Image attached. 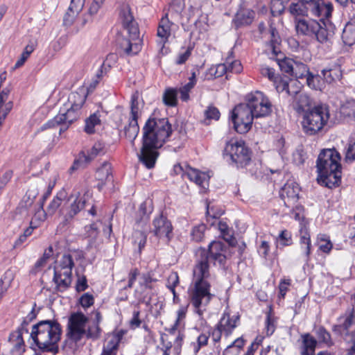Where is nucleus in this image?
I'll use <instances>...</instances> for the list:
<instances>
[{
  "mask_svg": "<svg viewBox=\"0 0 355 355\" xmlns=\"http://www.w3.org/2000/svg\"><path fill=\"white\" fill-rule=\"evenodd\" d=\"M227 246L223 242L214 241L208 246V250L200 248L197 253L196 264L193 269L192 282L188 294L191 305L194 311L202 317L215 294L211 293L209 282V261L214 264L224 266L226 263Z\"/></svg>",
  "mask_w": 355,
  "mask_h": 355,
  "instance_id": "nucleus-1",
  "label": "nucleus"
},
{
  "mask_svg": "<svg viewBox=\"0 0 355 355\" xmlns=\"http://www.w3.org/2000/svg\"><path fill=\"white\" fill-rule=\"evenodd\" d=\"M172 134L166 118L150 117L142 128V146L137 154L139 160L147 168H154L161 148Z\"/></svg>",
  "mask_w": 355,
  "mask_h": 355,
  "instance_id": "nucleus-2",
  "label": "nucleus"
},
{
  "mask_svg": "<svg viewBox=\"0 0 355 355\" xmlns=\"http://www.w3.org/2000/svg\"><path fill=\"white\" fill-rule=\"evenodd\" d=\"M62 332V326L57 320H42L32 326L30 338L40 351L55 355L59 352Z\"/></svg>",
  "mask_w": 355,
  "mask_h": 355,
  "instance_id": "nucleus-3",
  "label": "nucleus"
},
{
  "mask_svg": "<svg viewBox=\"0 0 355 355\" xmlns=\"http://www.w3.org/2000/svg\"><path fill=\"white\" fill-rule=\"evenodd\" d=\"M309 16L291 17L296 35L314 39L321 44L329 42L334 35L335 26L329 19L319 20L306 18Z\"/></svg>",
  "mask_w": 355,
  "mask_h": 355,
  "instance_id": "nucleus-4",
  "label": "nucleus"
},
{
  "mask_svg": "<svg viewBox=\"0 0 355 355\" xmlns=\"http://www.w3.org/2000/svg\"><path fill=\"white\" fill-rule=\"evenodd\" d=\"M120 19L123 28L127 31L129 38L118 34L116 43L119 53L132 56L141 50V40L138 24L135 20L128 6H123L120 11Z\"/></svg>",
  "mask_w": 355,
  "mask_h": 355,
  "instance_id": "nucleus-5",
  "label": "nucleus"
},
{
  "mask_svg": "<svg viewBox=\"0 0 355 355\" xmlns=\"http://www.w3.org/2000/svg\"><path fill=\"white\" fill-rule=\"evenodd\" d=\"M340 154L335 149H323L319 154L316 167L319 181L328 188L339 185L341 179Z\"/></svg>",
  "mask_w": 355,
  "mask_h": 355,
  "instance_id": "nucleus-6",
  "label": "nucleus"
},
{
  "mask_svg": "<svg viewBox=\"0 0 355 355\" xmlns=\"http://www.w3.org/2000/svg\"><path fill=\"white\" fill-rule=\"evenodd\" d=\"M92 193L89 191H86L83 195L73 189L70 195L64 189L60 190L56 196L51 201L46 207L48 214L52 215L60 207L64 201H67L66 206V220H71L80 213L87 205H89V200H92Z\"/></svg>",
  "mask_w": 355,
  "mask_h": 355,
  "instance_id": "nucleus-7",
  "label": "nucleus"
},
{
  "mask_svg": "<svg viewBox=\"0 0 355 355\" xmlns=\"http://www.w3.org/2000/svg\"><path fill=\"white\" fill-rule=\"evenodd\" d=\"M333 10L332 3L324 0H293L286 10L291 17L311 16L329 19Z\"/></svg>",
  "mask_w": 355,
  "mask_h": 355,
  "instance_id": "nucleus-8",
  "label": "nucleus"
},
{
  "mask_svg": "<svg viewBox=\"0 0 355 355\" xmlns=\"http://www.w3.org/2000/svg\"><path fill=\"white\" fill-rule=\"evenodd\" d=\"M329 119L328 108L323 105L313 107L302 116V128L303 132L309 136L315 135L320 132Z\"/></svg>",
  "mask_w": 355,
  "mask_h": 355,
  "instance_id": "nucleus-9",
  "label": "nucleus"
},
{
  "mask_svg": "<svg viewBox=\"0 0 355 355\" xmlns=\"http://www.w3.org/2000/svg\"><path fill=\"white\" fill-rule=\"evenodd\" d=\"M223 155L237 168H246L252 164L251 151L243 140L231 139L226 143Z\"/></svg>",
  "mask_w": 355,
  "mask_h": 355,
  "instance_id": "nucleus-10",
  "label": "nucleus"
},
{
  "mask_svg": "<svg viewBox=\"0 0 355 355\" xmlns=\"http://www.w3.org/2000/svg\"><path fill=\"white\" fill-rule=\"evenodd\" d=\"M153 211V207L151 201L146 200L140 205L135 217V225L137 230L134 234V237L136 238L135 242L138 243L140 251L145 247L146 243L147 234L146 230Z\"/></svg>",
  "mask_w": 355,
  "mask_h": 355,
  "instance_id": "nucleus-11",
  "label": "nucleus"
},
{
  "mask_svg": "<svg viewBox=\"0 0 355 355\" xmlns=\"http://www.w3.org/2000/svg\"><path fill=\"white\" fill-rule=\"evenodd\" d=\"M231 118L234 130L239 134H244L251 129L253 120L256 117L250 103L246 101L234 107Z\"/></svg>",
  "mask_w": 355,
  "mask_h": 355,
  "instance_id": "nucleus-12",
  "label": "nucleus"
},
{
  "mask_svg": "<svg viewBox=\"0 0 355 355\" xmlns=\"http://www.w3.org/2000/svg\"><path fill=\"white\" fill-rule=\"evenodd\" d=\"M88 318L80 311L72 313L68 320L67 340L65 343L76 345L86 334V324Z\"/></svg>",
  "mask_w": 355,
  "mask_h": 355,
  "instance_id": "nucleus-13",
  "label": "nucleus"
},
{
  "mask_svg": "<svg viewBox=\"0 0 355 355\" xmlns=\"http://www.w3.org/2000/svg\"><path fill=\"white\" fill-rule=\"evenodd\" d=\"M82 115V111L70 106L66 110H60L59 113L51 120L44 123L41 130H44L48 128L60 126L59 134L64 132L69 128Z\"/></svg>",
  "mask_w": 355,
  "mask_h": 355,
  "instance_id": "nucleus-14",
  "label": "nucleus"
},
{
  "mask_svg": "<svg viewBox=\"0 0 355 355\" xmlns=\"http://www.w3.org/2000/svg\"><path fill=\"white\" fill-rule=\"evenodd\" d=\"M245 101L250 103L256 118L267 116L272 112V103L261 92L257 91L247 94Z\"/></svg>",
  "mask_w": 355,
  "mask_h": 355,
  "instance_id": "nucleus-15",
  "label": "nucleus"
},
{
  "mask_svg": "<svg viewBox=\"0 0 355 355\" xmlns=\"http://www.w3.org/2000/svg\"><path fill=\"white\" fill-rule=\"evenodd\" d=\"M150 232L159 239L168 243L173 237V226L163 212L157 214L152 221Z\"/></svg>",
  "mask_w": 355,
  "mask_h": 355,
  "instance_id": "nucleus-16",
  "label": "nucleus"
},
{
  "mask_svg": "<svg viewBox=\"0 0 355 355\" xmlns=\"http://www.w3.org/2000/svg\"><path fill=\"white\" fill-rule=\"evenodd\" d=\"M139 110L137 97L133 96L131 98L130 116L128 120V124L125 125L123 130L125 137L130 141L132 146H135V140L139 132V126L138 124V119L139 116Z\"/></svg>",
  "mask_w": 355,
  "mask_h": 355,
  "instance_id": "nucleus-17",
  "label": "nucleus"
},
{
  "mask_svg": "<svg viewBox=\"0 0 355 355\" xmlns=\"http://www.w3.org/2000/svg\"><path fill=\"white\" fill-rule=\"evenodd\" d=\"M300 191V189L296 182L289 181L282 187L279 196L284 200V205L290 207L297 203Z\"/></svg>",
  "mask_w": 355,
  "mask_h": 355,
  "instance_id": "nucleus-18",
  "label": "nucleus"
},
{
  "mask_svg": "<svg viewBox=\"0 0 355 355\" xmlns=\"http://www.w3.org/2000/svg\"><path fill=\"white\" fill-rule=\"evenodd\" d=\"M295 91L296 94H293L292 96L293 100L291 105L298 114L302 116L313 108L311 107V99L306 94L300 92L299 86L297 87Z\"/></svg>",
  "mask_w": 355,
  "mask_h": 355,
  "instance_id": "nucleus-19",
  "label": "nucleus"
},
{
  "mask_svg": "<svg viewBox=\"0 0 355 355\" xmlns=\"http://www.w3.org/2000/svg\"><path fill=\"white\" fill-rule=\"evenodd\" d=\"M95 179L98 182L96 188L101 191L107 182H112V167L110 162L105 161L99 166L95 173Z\"/></svg>",
  "mask_w": 355,
  "mask_h": 355,
  "instance_id": "nucleus-20",
  "label": "nucleus"
},
{
  "mask_svg": "<svg viewBox=\"0 0 355 355\" xmlns=\"http://www.w3.org/2000/svg\"><path fill=\"white\" fill-rule=\"evenodd\" d=\"M255 17V12L247 8H241L236 13L232 23L236 29L250 25Z\"/></svg>",
  "mask_w": 355,
  "mask_h": 355,
  "instance_id": "nucleus-21",
  "label": "nucleus"
},
{
  "mask_svg": "<svg viewBox=\"0 0 355 355\" xmlns=\"http://www.w3.org/2000/svg\"><path fill=\"white\" fill-rule=\"evenodd\" d=\"M53 282L55 285V291L56 293H63L71 287L72 273L54 270Z\"/></svg>",
  "mask_w": 355,
  "mask_h": 355,
  "instance_id": "nucleus-22",
  "label": "nucleus"
},
{
  "mask_svg": "<svg viewBox=\"0 0 355 355\" xmlns=\"http://www.w3.org/2000/svg\"><path fill=\"white\" fill-rule=\"evenodd\" d=\"M185 177H187L190 181L195 182L200 187L207 189L209 184V175L196 168H191L189 166H186Z\"/></svg>",
  "mask_w": 355,
  "mask_h": 355,
  "instance_id": "nucleus-23",
  "label": "nucleus"
},
{
  "mask_svg": "<svg viewBox=\"0 0 355 355\" xmlns=\"http://www.w3.org/2000/svg\"><path fill=\"white\" fill-rule=\"evenodd\" d=\"M239 320V315H234L231 317L229 313L224 312L216 325H218L223 331L224 336L225 337H228L232 334L234 329L236 327V323Z\"/></svg>",
  "mask_w": 355,
  "mask_h": 355,
  "instance_id": "nucleus-24",
  "label": "nucleus"
},
{
  "mask_svg": "<svg viewBox=\"0 0 355 355\" xmlns=\"http://www.w3.org/2000/svg\"><path fill=\"white\" fill-rule=\"evenodd\" d=\"M299 342H300V355H315L318 340L312 335L309 333L301 334Z\"/></svg>",
  "mask_w": 355,
  "mask_h": 355,
  "instance_id": "nucleus-25",
  "label": "nucleus"
},
{
  "mask_svg": "<svg viewBox=\"0 0 355 355\" xmlns=\"http://www.w3.org/2000/svg\"><path fill=\"white\" fill-rule=\"evenodd\" d=\"M300 245L302 251L304 261L308 263L311 260V241L306 226H301L300 230Z\"/></svg>",
  "mask_w": 355,
  "mask_h": 355,
  "instance_id": "nucleus-26",
  "label": "nucleus"
},
{
  "mask_svg": "<svg viewBox=\"0 0 355 355\" xmlns=\"http://www.w3.org/2000/svg\"><path fill=\"white\" fill-rule=\"evenodd\" d=\"M173 25L174 24L168 20L167 15L164 17H162L159 21L157 35L159 38L157 42L162 47L168 42V37L171 34V26Z\"/></svg>",
  "mask_w": 355,
  "mask_h": 355,
  "instance_id": "nucleus-27",
  "label": "nucleus"
},
{
  "mask_svg": "<svg viewBox=\"0 0 355 355\" xmlns=\"http://www.w3.org/2000/svg\"><path fill=\"white\" fill-rule=\"evenodd\" d=\"M181 324L175 322L171 327L166 329L168 332V336L171 339H174V349L177 354H179L182 347L184 334L180 327Z\"/></svg>",
  "mask_w": 355,
  "mask_h": 355,
  "instance_id": "nucleus-28",
  "label": "nucleus"
},
{
  "mask_svg": "<svg viewBox=\"0 0 355 355\" xmlns=\"http://www.w3.org/2000/svg\"><path fill=\"white\" fill-rule=\"evenodd\" d=\"M345 45L351 46L355 44V16L352 17L346 24L342 34Z\"/></svg>",
  "mask_w": 355,
  "mask_h": 355,
  "instance_id": "nucleus-29",
  "label": "nucleus"
},
{
  "mask_svg": "<svg viewBox=\"0 0 355 355\" xmlns=\"http://www.w3.org/2000/svg\"><path fill=\"white\" fill-rule=\"evenodd\" d=\"M39 194L38 183H33L30 185L23 200L20 202V206L26 209H29L33 205L35 199Z\"/></svg>",
  "mask_w": 355,
  "mask_h": 355,
  "instance_id": "nucleus-30",
  "label": "nucleus"
},
{
  "mask_svg": "<svg viewBox=\"0 0 355 355\" xmlns=\"http://www.w3.org/2000/svg\"><path fill=\"white\" fill-rule=\"evenodd\" d=\"M74 266L72 258L69 253H64L61 258L57 261L54 266L53 270L64 271L68 273H72V269Z\"/></svg>",
  "mask_w": 355,
  "mask_h": 355,
  "instance_id": "nucleus-31",
  "label": "nucleus"
},
{
  "mask_svg": "<svg viewBox=\"0 0 355 355\" xmlns=\"http://www.w3.org/2000/svg\"><path fill=\"white\" fill-rule=\"evenodd\" d=\"M321 73L325 82L331 83L337 80H340L342 76V72L339 66L334 65L324 68Z\"/></svg>",
  "mask_w": 355,
  "mask_h": 355,
  "instance_id": "nucleus-32",
  "label": "nucleus"
},
{
  "mask_svg": "<svg viewBox=\"0 0 355 355\" xmlns=\"http://www.w3.org/2000/svg\"><path fill=\"white\" fill-rule=\"evenodd\" d=\"M101 112L99 111H96L85 119L84 131L87 134H94L96 131V127L101 125Z\"/></svg>",
  "mask_w": 355,
  "mask_h": 355,
  "instance_id": "nucleus-33",
  "label": "nucleus"
},
{
  "mask_svg": "<svg viewBox=\"0 0 355 355\" xmlns=\"http://www.w3.org/2000/svg\"><path fill=\"white\" fill-rule=\"evenodd\" d=\"M106 153L105 144L101 141L96 142L93 146L87 153L83 155L85 162L88 163L93 160L97 156L103 155Z\"/></svg>",
  "mask_w": 355,
  "mask_h": 355,
  "instance_id": "nucleus-34",
  "label": "nucleus"
},
{
  "mask_svg": "<svg viewBox=\"0 0 355 355\" xmlns=\"http://www.w3.org/2000/svg\"><path fill=\"white\" fill-rule=\"evenodd\" d=\"M281 44V38L278 34L277 31L274 28H270V40L269 42V47L275 57L282 55V53L279 48Z\"/></svg>",
  "mask_w": 355,
  "mask_h": 355,
  "instance_id": "nucleus-35",
  "label": "nucleus"
},
{
  "mask_svg": "<svg viewBox=\"0 0 355 355\" xmlns=\"http://www.w3.org/2000/svg\"><path fill=\"white\" fill-rule=\"evenodd\" d=\"M119 342L112 334L106 340L101 355H116Z\"/></svg>",
  "mask_w": 355,
  "mask_h": 355,
  "instance_id": "nucleus-36",
  "label": "nucleus"
},
{
  "mask_svg": "<svg viewBox=\"0 0 355 355\" xmlns=\"http://www.w3.org/2000/svg\"><path fill=\"white\" fill-rule=\"evenodd\" d=\"M178 89L172 87L166 89L163 94L164 103L171 107L176 106L178 103Z\"/></svg>",
  "mask_w": 355,
  "mask_h": 355,
  "instance_id": "nucleus-37",
  "label": "nucleus"
},
{
  "mask_svg": "<svg viewBox=\"0 0 355 355\" xmlns=\"http://www.w3.org/2000/svg\"><path fill=\"white\" fill-rule=\"evenodd\" d=\"M244 345L245 340L242 338H238L225 349L223 355H239Z\"/></svg>",
  "mask_w": 355,
  "mask_h": 355,
  "instance_id": "nucleus-38",
  "label": "nucleus"
},
{
  "mask_svg": "<svg viewBox=\"0 0 355 355\" xmlns=\"http://www.w3.org/2000/svg\"><path fill=\"white\" fill-rule=\"evenodd\" d=\"M87 96L78 92H72L69 94L68 101L70 106L81 111L82 107L86 101Z\"/></svg>",
  "mask_w": 355,
  "mask_h": 355,
  "instance_id": "nucleus-39",
  "label": "nucleus"
},
{
  "mask_svg": "<svg viewBox=\"0 0 355 355\" xmlns=\"http://www.w3.org/2000/svg\"><path fill=\"white\" fill-rule=\"evenodd\" d=\"M282 57L283 55L276 57L279 60L278 64L280 69L283 73L291 76V73L293 72V63H295V60L286 58H282Z\"/></svg>",
  "mask_w": 355,
  "mask_h": 355,
  "instance_id": "nucleus-40",
  "label": "nucleus"
},
{
  "mask_svg": "<svg viewBox=\"0 0 355 355\" xmlns=\"http://www.w3.org/2000/svg\"><path fill=\"white\" fill-rule=\"evenodd\" d=\"M293 85H297L296 80H291L289 82L286 80H281L277 83L276 89L278 92H286L288 95L291 96L293 94H296L295 90H291V87H293Z\"/></svg>",
  "mask_w": 355,
  "mask_h": 355,
  "instance_id": "nucleus-41",
  "label": "nucleus"
},
{
  "mask_svg": "<svg viewBox=\"0 0 355 355\" xmlns=\"http://www.w3.org/2000/svg\"><path fill=\"white\" fill-rule=\"evenodd\" d=\"M293 64V72H292L291 76L296 79L303 78L309 73V68L305 64L298 61H295Z\"/></svg>",
  "mask_w": 355,
  "mask_h": 355,
  "instance_id": "nucleus-42",
  "label": "nucleus"
},
{
  "mask_svg": "<svg viewBox=\"0 0 355 355\" xmlns=\"http://www.w3.org/2000/svg\"><path fill=\"white\" fill-rule=\"evenodd\" d=\"M9 341L12 344L15 349L19 352L24 351L25 343L23 339V335L17 330L12 332L9 336Z\"/></svg>",
  "mask_w": 355,
  "mask_h": 355,
  "instance_id": "nucleus-43",
  "label": "nucleus"
},
{
  "mask_svg": "<svg viewBox=\"0 0 355 355\" xmlns=\"http://www.w3.org/2000/svg\"><path fill=\"white\" fill-rule=\"evenodd\" d=\"M315 334L320 343H324L328 347L334 345L330 333L324 327H319L315 330Z\"/></svg>",
  "mask_w": 355,
  "mask_h": 355,
  "instance_id": "nucleus-44",
  "label": "nucleus"
},
{
  "mask_svg": "<svg viewBox=\"0 0 355 355\" xmlns=\"http://www.w3.org/2000/svg\"><path fill=\"white\" fill-rule=\"evenodd\" d=\"M228 72V67L226 63L218 64L213 66L209 69L208 78H217L223 76L224 74Z\"/></svg>",
  "mask_w": 355,
  "mask_h": 355,
  "instance_id": "nucleus-45",
  "label": "nucleus"
},
{
  "mask_svg": "<svg viewBox=\"0 0 355 355\" xmlns=\"http://www.w3.org/2000/svg\"><path fill=\"white\" fill-rule=\"evenodd\" d=\"M98 234L99 231L96 223L85 227V236L89 239V245H92L96 241Z\"/></svg>",
  "mask_w": 355,
  "mask_h": 355,
  "instance_id": "nucleus-46",
  "label": "nucleus"
},
{
  "mask_svg": "<svg viewBox=\"0 0 355 355\" xmlns=\"http://www.w3.org/2000/svg\"><path fill=\"white\" fill-rule=\"evenodd\" d=\"M105 0H93L89 8V15L83 19L82 26L85 25L91 21V17L97 14L100 8L102 7Z\"/></svg>",
  "mask_w": 355,
  "mask_h": 355,
  "instance_id": "nucleus-47",
  "label": "nucleus"
},
{
  "mask_svg": "<svg viewBox=\"0 0 355 355\" xmlns=\"http://www.w3.org/2000/svg\"><path fill=\"white\" fill-rule=\"evenodd\" d=\"M206 230V225L205 224H200L193 227L191 236L193 241L200 242L202 240Z\"/></svg>",
  "mask_w": 355,
  "mask_h": 355,
  "instance_id": "nucleus-48",
  "label": "nucleus"
},
{
  "mask_svg": "<svg viewBox=\"0 0 355 355\" xmlns=\"http://www.w3.org/2000/svg\"><path fill=\"white\" fill-rule=\"evenodd\" d=\"M277 241L282 246H289L293 244L292 234L287 230H284L280 232Z\"/></svg>",
  "mask_w": 355,
  "mask_h": 355,
  "instance_id": "nucleus-49",
  "label": "nucleus"
},
{
  "mask_svg": "<svg viewBox=\"0 0 355 355\" xmlns=\"http://www.w3.org/2000/svg\"><path fill=\"white\" fill-rule=\"evenodd\" d=\"M204 115L205 116V121L211 119L218 121L220 119V113L216 107L209 105L205 110Z\"/></svg>",
  "mask_w": 355,
  "mask_h": 355,
  "instance_id": "nucleus-50",
  "label": "nucleus"
},
{
  "mask_svg": "<svg viewBox=\"0 0 355 355\" xmlns=\"http://www.w3.org/2000/svg\"><path fill=\"white\" fill-rule=\"evenodd\" d=\"M43 202H39L34 206V214L33 221L38 220L39 222L44 221L46 218V212L43 209Z\"/></svg>",
  "mask_w": 355,
  "mask_h": 355,
  "instance_id": "nucleus-51",
  "label": "nucleus"
},
{
  "mask_svg": "<svg viewBox=\"0 0 355 355\" xmlns=\"http://www.w3.org/2000/svg\"><path fill=\"white\" fill-rule=\"evenodd\" d=\"M306 83L308 86L314 89H320V76H314L311 73L306 76Z\"/></svg>",
  "mask_w": 355,
  "mask_h": 355,
  "instance_id": "nucleus-52",
  "label": "nucleus"
},
{
  "mask_svg": "<svg viewBox=\"0 0 355 355\" xmlns=\"http://www.w3.org/2000/svg\"><path fill=\"white\" fill-rule=\"evenodd\" d=\"M79 303L85 309L92 306L94 303L93 295L86 293L79 298Z\"/></svg>",
  "mask_w": 355,
  "mask_h": 355,
  "instance_id": "nucleus-53",
  "label": "nucleus"
},
{
  "mask_svg": "<svg viewBox=\"0 0 355 355\" xmlns=\"http://www.w3.org/2000/svg\"><path fill=\"white\" fill-rule=\"evenodd\" d=\"M192 84V83H188L178 89V93L180 94V98L182 101L187 102L189 100V93L193 89Z\"/></svg>",
  "mask_w": 355,
  "mask_h": 355,
  "instance_id": "nucleus-54",
  "label": "nucleus"
},
{
  "mask_svg": "<svg viewBox=\"0 0 355 355\" xmlns=\"http://www.w3.org/2000/svg\"><path fill=\"white\" fill-rule=\"evenodd\" d=\"M322 236H324V235ZM319 250L325 254H329L333 248V244L331 241L323 237L319 238Z\"/></svg>",
  "mask_w": 355,
  "mask_h": 355,
  "instance_id": "nucleus-55",
  "label": "nucleus"
},
{
  "mask_svg": "<svg viewBox=\"0 0 355 355\" xmlns=\"http://www.w3.org/2000/svg\"><path fill=\"white\" fill-rule=\"evenodd\" d=\"M225 63L228 67V72L239 73L243 69L241 63L239 60L232 61L228 58Z\"/></svg>",
  "mask_w": 355,
  "mask_h": 355,
  "instance_id": "nucleus-56",
  "label": "nucleus"
},
{
  "mask_svg": "<svg viewBox=\"0 0 355 355\" xmlns=\"http://www.w3.org/2000/svg\"><path fill=\"white\" fill-rule=\"evenodd\" d=\"M101 334V328L98 324H94L92 326H89L87 329H86L85 336L88 338L96 339L100 336Z\"/></svg>",
  "mask_w": 355,
  "mask_h": 355,
  "instance_id": "nucleus-57",
  "label": "nucleus"
},
{
  "mask_svg": "<svg viewBox=\"0 0 355 355\" xmlns=\"http://www.w3.org/2000/svg\"><path fill=\"white\" fill-rule=\"evenodd\" d=\"M179 284V277L177 272L171 273L168 278L167 280V288L170 290L171 293H174V288Z\"/></svg>",
  "mask_w": 355,
  "mask_h": 355,
  "instance_id": "nucleus-58",
  "label": "nucleus"
},
{
  "mask_svg": "<svg viewBox=\"0 0 355 355\" xmlns=\"http://www.w3.org/2000/svg\"><path fill=\"white\" fill-rule=\"evenodd\" d=\"M266 329L268 336L272 335L275 330V319L272 317L270 311L266 315Z\"/></svg>",
  "mask_w": 355,
  "mask_h": 355,
  "instance_id": "nucleus-59",
  "label": "nucleus"
},
{
  "mask_svg": "<svg viewBox=\"0 0 355 355\" xmlns=\"http://www.w3.org/2000/svg\"><path fill=\"white\" fill-rule=\"evenodd\" d=\"M78 275V279L76 284V290L77 292H83L85 291L88 288L87 279L86 276Z\"/></svg>",
  "mask_w": 355,
  "mask_h": 355,
  "instance_id": "nucleus-60",
  "label": "nucleus"
},
{
  "mask_svg": "<svg viewBox=\"0 0 355 355\" xmlns=\"http://www.w3.org/2000/svg\"><path fill=\"white\" fill-rule=\"evenodd\" d=\"M140 311L139 310H135L132 313V317L129 322V326L131 329H135L140 327L141 320L139 318Z\"/></svg>",
  "mask_w": 355,
  "mask_h": 355,
  "instance_id": "nucleus-61",
  "label": "nucleus"
},
{
  "mask_svg": "<svg viewBox=\"0 0 355 355\" xmlns=\"http://www.w3.org/2000/svg\"><path fill=\"white\" fill-rule=\"evenodd\" d=\"M291 215L296 220H300L304 218L303 214V207L296 203L294 206H292Z\"/></svg>",
  "mask_w": 355,
  "mask_h": 355,
  "instance_id": "nucleus-62",
  "label": "nucleus"
},
{
  "mask_svg": "<svg viewBox=\"0 0 355 355\" xmlns=\"http://www.w3.org/2000/svg\"><path fill=\"white\" fill-rule=\"evenodd\" d=\"M192 47H188L183 53H179L175 60V64H182L186 62L191 55Z\"/></svg>",
  "mask_w": 355,
  "mask_h": 355,
  "instance_id": "nucleus-63",
  "label": "nucleus"
},
{
  "mask_svg": "<svg viewBox=\"0 0 355 355\" xmlns=\"http://www.w3.org/2000/svg\"><path fill=\"white\" fill-rule=\"evenodd\" d=\"M345 159L347 162H352L355 160V141L349 144L347 149Z\"/></svg>",
  "mask_w": 355,
  "mask_h": 355,
  "instance_id": "nucleus-64",
  "label": "nucleus"
}]
</instances>
